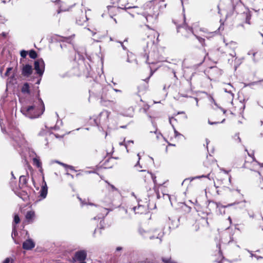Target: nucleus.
Returning a JSON list of instances; mask_svg holds the SVG:
<instances>
[{"instance_id":"f257e3e1","label":"nucleus","mask_w":263,"mask_h":263,"mask_svg":"<svg viewBox=\"0 0 263 263\" xmlns=\"http://www.w3.org/2000/svg\"><path fill=\"white\" fill-rule=\"evenodd\" d=\"M148 8L143 13L146 22L149 24H154L157 22L158 17L161 9L165 6L162 0H155L150 2L147 5Z\"/></svg>"},{"instance_id":"f03ea898","label":"nucleus","mask_w":263,"mask_h":263,"mask_svg":"<svg viewBox=\"0 0 263 263\" xmlns=\"http://www.w3.org/2000/svg\"><path fill=\"white\" fill-rule=\"evenodd\" d=\"M44 110L43 101L41 98H38L35 104L33 105L22 107L21 112L26 117L33 119L37 118L43 114Z\"/></svg>"},{"instance_id":"7ed1b4c3","label":"nucleus","mask_w":263,"mask_h":263,"mask_svg":"<svg viewBox=\"0 0 263 263\" xmlns=\"http://www.w3.org/2000/svg\"><path fill=\"white\" fill-rule=\"evenodd\" d=\"M223 42L225 44V46L227 49L232 50V52L229 53V55L232 57V59H229L228 60V63L231 65H232L233 61H234V67L236 70L241 62V59L236 57V53L235 51V50L237 47V43L234 41H231L228 43L226 42L224 39H223Z\"/></svg>"},{"instance_id":"20e7f679","label":"nucleus","mask_w":263,"mask_h":263,"mask_svg":"<svg viewBox=\"0 0 263 263\" xmlns=\"http://www.w3.org/2000/svg\"><path fill=\"white\" fill-rule=\"evenodd\" d=\"M8 134L10 138L20 146L24 145L26 142L24 135L16 128L9 131Z\"/></svg>"},{"instance_id":"39448f33","label":"nucleus","mask_w":263,"mask_h":263,"mask_svg":"<svg viewBox=\"0 0 263 263\" xmlns=\"http://www.w3.org/2000/svg\"><path fill=\"white\" fill-rule=\"evenodd\" d=\"M109 93L106 88H103L100 96V103L101 104L106 107H112L113 105L116 104L115 101H110L109 100Z\"/></svg>"},{"instance_id":"423d86ee","label":"nucleus","mask_w":263,"mask_h":263,"mask_svg":"<svg viewBox=\"0 0 263 263\" xmlns=\"http://www.w3.org/2000/svg\"><path fill=\"white\" fill-rule=\"evenodd\" d=\"M34 69L40 76L43 74L45 70V63L42 59H37L34 62Z\"/></svg>"},{"instance_id":"0eeeda50","label":"nucleus","mask_w":263,"mask_h":263,"mask_svg":"<svg viewBox=\"0 0 263 263\" xmlns=\"http://www.w3.org/2000/svg\"><path fill=\"white\" fill-rule=\"evenodd\" d=\"M234 232L232 230L229 228H228L225 232L222 234V240L224 243H230L233 241V235Z\"/></svg>"},{"instance_id":"6e6552de","label":"nucleus","mask_w":263,"mask_h":263,"mask_svg":"<svg viewBox=\"0 0 263 263\" xmlns=\"http://www.w3.org/2000/svg\"><path fill=\"white\" fill-rule=\"evenodd\" d=\"M110 114V112L106 110H103L101 112L99 116L100 124L108 125Z\"/></svg>"},{"instance_id":"1a4fd4ad","label":"nucleus","mask_w":263,"mask_h":263,"mask_svg":"<svg viewBox=\"0 0 263 263\" xmlns=\"http://www.w3.org/2000/svg\"><path fill=\"white\" fill-rule=\"evenodd\" d=\"M87 257V253L85 250H81L76 252L74 256L72 258L73 262L76 261H84L86 259Z\"/></svg>"},{"instance_id":"9d476101","label":"nucleus","mask_w":263,"mask_h":263,"mask_svg":"<svg viewBox=\"0 0 263 263\" xmlns=\"http://www.w3.org/2000/svg\"><path fill=\"white\" fill-rule=\"evenodd\" d=\"M150 31H151V34L148 35L147 36V38L150 39V42H146L147 48H148L149 46H153L154 45V43L155 42L154 39H155L156 36H157V38L158 37V36H159L158 33L157 32L155 31L154 30H150Z\"/></svg>"},{"instance_id":"9b49d317","label":"nucleus","mask_w":263,"mask_h":263,"mask_svg":"<svg viewBox=\"0 0 263 263\" xmlns=\"http://www.w3.org/2000/svg\"><path fill=\"white\" fill-rule=\"evenodd\" d=\"M135 214H143L147 212V208L146 206L141 205L138 203V206H134L132 208Z\"/></svg>"},{"instance_id":"f8f14e48","label":"nucleus","mask_w":263,"mask_h":263,"mask_svg":"<svg viewBox=\"0 0 263 263\" xmlns=\"http://www.w3.org/2000/svg\"><path fill=\"white\" fill-rule=\"evenodd\" d=\"M35 247L34 242L31 239H27L23 243V248L25 250H31Z\"/></svg>"},{"instance_id":"ddd939ff","label":"nucleus","mask_w":263,"mask_h":263,"mask_svg":"<svg viewBox=\"0 0 263 263\" xmlns=\"http://www.w3.org/2000/svg\"><path fill=\"white\" fill-rule=\"evenodd\" d=\"M223 90L226 92L230 93L232 99H233L234 97V92L235 89L230 83L226 84L223 87Z\"/></svg>"},{"instance_id":"4468645a","label":"nucleus","mask_w":263,"mask_h":263,"mask_svg":"<svg viewBox=\"0 0 263 263\" xmlns=\"http://www.w3.org/2000/svg\"><path fill=\"white\" fill-rule=\"evenodd\" d=\"M32 67L29 64L24 65L22 68V74L24 76L28 77L32 73Z\"/></svg>"},{"instance_id":"2eb2a0df","label":"nucleus","mask_w":263,"mask_h":263,"mask_svg":"<svg viewBox=\"0 0 263 263\" xmlns=\"http://www.w3.org/2000/svg\"><path fill=\"white\" fill-rule=\"evenodd\" d=\"M88 20L87 17L85 13L82 11L81 16L76 18V23L79 25H83Z\"/></svg>"},{"instance_id":"dca6fc26","label":"nucleus","mask_w":263,"mask_h":263,"mask_svg":"<svg viewBox=\"0 0 263 263\" xmlns=\"http://www.w3.org/2000/svg\"><path fill=\"white\" fill-rule=\"evenodd\" d=\"M25 218L28 223L33 222L35 218V212L33 211H28L25 215Z\"/></svg>"},{"instance_id":"f3484780","label":"nucleus","mask_w":263,"mask_h":263,"mask_svg":"<svg viewBox=\"0 0 263 263\" xmlns=\"http://www.w3.org/2000/svg\"><path fill=\"white\" fill-rule=\"evenodd\" d=\"M102 204L104 206H110L112 203V199L111 198V195L105 197L102 200Z\"/></svg>"},{"instance_id":"a211bd4d","label":"nucleus","mask_w":263,"mask_h":263,"mask_svg":"<svg viewBox=\"0 0 263 263\" xmlns=\"http://www.w3.org/2000/svg\"><path fill=\"white\" fill-rule=\"evenodd\" d=\"M48 192L47 186L46 183L44 182V184L42 185L41 190L40 191V196L42 198L44 199L46 197Z\"/></svg>"},{"instance_id":"6ab92c4d","label":"nucleus","mask_w":263,"mask_h":263,"mask_svg":"<svg viewBox=\"0 0 263 263\" xmlns=\"http://www.w3.org/2000/svg\"><path fill=\"white\" fill-rule=\"evenodd\" d=\"M92 35L93 37V40L96 42H101V40L104 38V36L102 34H101L99 32H96L93 31H91Z\"/></svg>"},{"instance_id":"aec40b11","label":"nucleus","mask_w":263,"mask_h":263,"mask_svg":"<svg viewBox=\"0 0 263 263\" xmlns=\"http://www.w3.org/2000/svg\"><path fill=\"white\" fill-rule=\"evenodd\" d=\"M22 92L23 93H30V86L28 83H25L22 87Z\"/></svg>"},{"instance_id":"412c9836","label":"nucleus","mask_w":263,"mask_h":263,"mask_svg":"<svg viewBox=\"0 0 263 263\" xmlns=\"http://www.w3.org/2000/svg\"><path fill=\"white\" fill-rule=\"evenodd\" d=\"M209 176H210V174H209L208 175L197 176H196V177H194L186 178V179H185L183 180V181L182 184H183V183H185L187 181H190L191 182V181H192L193 180L196 179H199V178H203V177H205V178L209 177Z\"/></svg>"},{"instance_id":"4be33fe9","label":"nucleus","mask_w":263,"mask_h":263,"mask_svg":"<svg viewBox=\"0 0 263 263\" xmlns=\"http://www.w3.org/2000/svg\"><path fill=\"white\" fill-rule=\"evenodd\" d=\"M33 163L38 168L42 167V163L41 162L39 157H36L33 158Z\"/></svg>"},{"instance_id":"5701e85b","label":"nucleus","mask_w":263,"mask_h":263,"mask_svg":"<svg viewBox=\"0 0 263 263\" xmlns=\"http://www.w3.org/2000/svg\"><path fill=\"white\" fill-rule=\"evenodd\" d=\"M102 210L104 212V213L102 214V215L100 216H98V217L99 219L104 218L105 216L107 215V214L109 212L108 209L107 208H102Z\"/></svg>"},{"instance_id":"b1692460","label":"nucleus","mask_w":263,"mask_h":263,"mask_svg":"<svg viewBox=\"0 0 263 263\" xmlns=\"http://www.w3.org/2000/svg\"><path fill=\"white\" fill-rule=\"evenodd\" d=\"M248 252L250 254L251 257L255 258L256 260H259V259L262 258V257L260 256H258L256 254H253L252 251L248 250Z\"/></svg>"},{"instance_id":"393cba45","label":"nucleus","mask_w":263,"mask_h":263,"mask_svg":"<svg viewBox=\"0 0 263 263\" xmlns=\"http://www.w3.org/2000/svg\"><path fill=\"white\" fill-rule=\"evenodd\" d=\"M257 53V52H256L254 50H251L248 52V55H252L253 57V61L254 62H256L257 60H256L255 58V55Z\"/></svg>"},{"instance_id":"a878e982","label":"nucleus","mask_w":263,"mask_h":263,"mask_svg":"<svg viewBox=\"0 0 263 263\" xmlns=\"http://www.w3.org/2000/svg\"><path fill=\"white\" fill-rule=\"evenodd\" d=\"M29 55L30 58L34 59L37 57V53L36 52L33 50H31L30 51L29 53Z\"/></svg>"},{"instance_id":"bb28decb","label":"nucleus","mask_w":263,"mask_h":263,"mask_svg":"<svg viewBox=\"0 0 263 263\" xmlns=\"http://www.w3.org/2000/svg\"><path fill=\"white\" fill-rule=\"evenodd\" d=\"M20 183L23 185L26 184L27 183L26 177L25 176H21L20 177Z\"/></svg>"},{"instance_id":"cd10ccee","label":"nucleus","mask_w":263,"mask_h":263,"mask_svg":"<svg viewBox=\"0 0 263 263\" xmlns=\"http://www.w3.org/2000/svg\"><path fill=\"white\" fill-rule=\"evenodd\" d=\"M235 203H231V204H228V205H226V206H220L219 204H218V203H216V205H217V208H219V210L220 211V212L221 213H222V209H223L224 208H226V207H228V206H232Z\"/></svg>"},{"instance_id":"c85d7f7f","label":"nucleus","mask_w":263,"mask_h":263,"mask_svg":"<svg viewBox=\"0 0 263 263\" xmlns=\"http://www.w3.org/2000/svg\"><path fill=\"white\" fill-rule=\"evenodd\" d=\"M131 12H128L132 16H135L134 13H136L138 14V12L136 10L137 9V7H134L130 8Z\"/></svg>"},{"instance_id":"c756f323","label":"nucleus","mask_w":263,"mask_h":263,"mask_svg":"<svg viewBox=\"0 0 263 263\" xmlns=\"http://www.w3.org/2000/svg\"><path fill=\"white\" fill-rule=\"evenodd\" d=\"M2 263H14V259L11 257L6 258Z\"/></svg>"},{"instance_id":"7c9ffc66","label":"nucleus","mask_w":263,"mask_h":263,"mask_svg":"<svg viewBox=\"0 0 263 263\" xmlns=\"http://www.w3.org/2000/svg\"><path fill=\"white\" fill-rule=\"evenodd\" d=\"M17 234V231H16V227L14 224H13V230H12V237L14 239V236H15Z\"/></svg>"},{"instance_id":"2f4dec72","label":"nucleus","mask_w":263,"mask_h":263,"mask_svg":"<svg viewBox=\"0 0 263 263\" xmlns=\"http://www.w3.org/2000/svg\"><path fill=\"white\" fill-rule=\"evenodd\" d=\"M20 219L19 216L17 215H15L14 217L13 222L15 224H17L20 222Z\"/></svg>"},{"instance_id":"473e14b6","label":"nucleus","mask_w":263,"mask_h":263,"mask_svg":"<svg viewBox=\"0 0 263 263\" xmlns=\"http://www.w3.org/2000/svg\"><path fill=\"white\" fill-rule=\"evenodd\" d=\"M162 260L164 262V263H176V262L175 261L172 260L171 258H170V259L163 258Z\"/></svg>"},{"instance_id":"72a5a7b5","label":"nucleus","mask_w":263,"mask_h":263,"mask_svg":"<svg viewBox=\"0 0 263 263\" xmlns=\"http://www.w3.org/2000/svg\"><path fill=\"white\" fill-rule=\"evenodd\" d=\"M27 51H25V50H22L20 52V54H21V56L23 58H26V57L27 56Z\"/></svg>"},{"instance_id":"f704fd0d","label":"nucleus","mask_w":263,"mask_h":263,"mask_svg":"<svg viewBox=\"0 0 263 263\" xmlns=\"http://www.w3.org/2000/svg\"><path fill=\"white\" fill-rule=\"evenodd\" d=\"M183 28L187 31H190L191 32V33H192L193 34H194V32L193 31V29L192 28H190L189 27H187V26H186L185 25L184 26Z\"/></svg>"},{"instance_id":"c9c22d12","label":"nucleus","mask_w":263,"mask_h":263,"mask_svg":"<svg viewBox=\"0 0 263 263\" xmlns=\"http://www.w3.org/2000/svg\"><path fill=\"white\" fill-rule=\"evenodd\" d=\"M12 68L11 67H9L7 69V70L5 73V76L6 77L8 76L9 74V72L12 70Z\"/></svg>"},{"instance_id":"e433bc0d","label":"nucleus","mask_w":263,"mask_h":263,"mask_svg":"<svg viewBox=\"0 0 263 263\" xmlns=\"http://www.w3.org/2000/svg\"><path fill=\"white\" fill-rule=\"evenodd\" d=\"M195 36H196V37L198 39V40L199 41V42L200 43H204V39L201 37H199L198 36H197L196 35H195Z\"/></svg>"},{"instance_id":"4c0bfd02","label":"nucleus","mask_w":263,"mask_h":263,"mask_svg":"<svg viewBox=\"0 0 263 263\" xmlns=\"http://www.w3.org/2000/svg\"><path fill=\"white\" fill-rule=\"evenodd\" d=\"M119 144L120 145H124L125 148H126V149L127 152H128V148H127V143H125V139L124 140L123 142H120L119 143Z\"/></svg>"},{"instance_id":"58836bf2","label":"nucleus","mask_w":263,"mask_h":263,"mask_svg":"<svg viewBox=\"0 0 263 263\" xmlns=\"http://www.w3.org/2000/svg\"><path fill=\"white\" fill-rule=\"evenodd\" d=\"M140 233L142 235H143L144 237H146L147 236L145 235L146 232L143 230H140Z\"/></svg>"},{"instance_id":"ea45409f","label":"nucleus","mask_w":263,"mask_h":263,"mask_svg":"<svg viewBox=\"0 0 263 263\" xmlns=\"http://www.w3.org/2000/svg\"><path fill=\"white\" fill-rule=\"evenodd\" d=\"M164 199H168L171 201V196L168 194H164L163 195Z\"/></svg>"},{"instance_id":"a19ab883","label":"nucleus","mask_w":263,"mask_h":263,"mask_svg":"<svg viewBox=\"0 0 263 263\" xmlns=\"http://www.w3.org/2000/svg\"><path fill=\"white\" fill-rule=\"evenodd\" d=\"M108 185L110 187V188L112 191H118V190L113 185L110 184L109 183H108Z\"/></svg>"},{"instance_id":"79ce46f5","label":"nucleus","mask_w":263,"mask_h":263,"mask_svg":"<svg viewBox=\"0 0 263 263\" xmlns=\"http://www.w3.org/2000/svg\"><path fill=\"white\" fill-rule=\"evenodd\" d=\"M150 175H151V177H152V179L153 180L154 183L155 184H156V176H155L153 174H152L151 173L150 174Z\"/></svg>"},{"instance_id":"37998d69","label":"nucleus","mask_w":263,"mask_h":263,"mask_svg":"<svg viewBox=\"0 0 263 263\" xmlns=\"http://www.w3.org/2000/svg\"><path fill=\"white\" fill-rule=\"evenodd\" d=\"M154 133H155V134L156 135V137H157V139H159L160 137H162V135H161V134H160V133H157L156 132V131H155Z\"/></svg>"},{"instance_id":"c03bdc74","label":"nucleus","mask_w":263,"mask_h":263,"mask_svg":"<svg viewBox=\"0 0 263 263\" xmlns=\"http://www.w3.org/2000/svg\"><path fill=\"white\" fill-rule=\"evenodd\" d=\"M122 250H123V248L122 247H118L116 249V252H119V251H121Z\"/></svg>"},{"instance_id":"a18cd8bd","label":"nucleus","mask_w":263,"mask_h":263,"mask_svg":"<svg viewBox=\"0 0 263 263\" xmlns=\"http://www.w3.org/2000/svg\"><path fill=\"white\" fill-rule=\"evenodd\" d=\"M208 123L210 125H214V124H218L219 122H211L210 121V120L208 121Z\"/></svg>"},{"instance_id":"49530a36","label":"nucleus","mask_w":263,"mask_h":263,"mask_svg":"<svg viewBox=\"0 0 263 263\" xmlns=\"http://www.w3.org/2000/svg\"><path fill=\"white\" fill-rule=\"evenodd\" d=\"M144 51H145V57H146V61L147 62L148 61V55L147 54V50H146V49H144Z\"/></svg>"},{"instance_id":"de8ad7c7","label":"nucleus","mask_w":263,"mask_h":263,"mask_svg":"<svg viewBox=\"0 0 263 263\" xmlns=\"http://www.w3.org/2000/svg\"><path fill=\"white\" fill-rule=\"evenodd\" d=\"M174 133H175V135L176 137H177L178 136H180L181 135L180 133H179L175 129H174Z\"/></svg>"},{"instance_id":"09e8293b","label":"nucleus","mask_w":263,"mask_h":263,"mask_svg":"<svg viewBox=\"0 0 263 263\" xmlns=\"http://www.w3.org/2000/svg\"><path fill=\"white\" fill-rule=\"evenodd\" d=\"M210 101H211V102L212 103H214V104H215L216 106H217V105L216 103L215 102V101L214 99L212 97H211V99H210Z\"/></svg>"},{"instance_id":"8fccbe9b","label":"nucleus","mask_w":263,"mask_h":263,"mask_svg":"<svg viewBox=\"0 0 263 263\" xmlns=\"http://www.w3.org/2000/svg\"><path fill=\"white\" fill-rule=\"evenodd\" d=\"M68 168H69L70 170H72V171H76V170H74V168L73 166H71V165H69L68 166Z\"/></svg>"},{"instance_id":"3c124183","label":"nucleus","mask_w":263,"mask_h":263,"mask_svg":"<svg viewBox=\"0 0 263 263\" xmlns=\"http://www.w3.org/2000/svg\"><path fill=\"white\" fill-rule=\"evenodd\" d=\"M220 170L222 172H223L224 173L226 174H228L229 172V171H226V170H224V169L223 168H220Z\"/></svg>"},{"instance_id":"603ef678","label":"nucleus","mask_w":263,"mask_h":263,"mask_svg":"<svg viewBox=\"0 0 263 263\" xmlns=\"http://www.w3.org/2000/svg\"><path fill=\"white\" fill-rule=\"evenodd\" d=\"M1 126H2V132L3 133H7V132L6 131V130L5 129V128H3L2 127V125H1ZM9 133V132H8V133Z\"/></svg>"},{"instance_id":"864d4df0","label":"nucleus","mask_w":263,"mask_h":263,"mask_svg":"<svg viewBox=\"0 0 263 263\" xmlns=\"http://www.w3.org/2000/svg\"><path fill=\"white\" fill-rule=\"evenodd\" d=\"M66 175L69 176H70L72 178H73V176L68 173H66Z\"/></svg>"},{"instance_id":"5fc2aeb1","label":"nucleus","mask_w":263,"mask_h":263,"mask_svg":"<svg viewBox=\"0 0 263 263\" xmlns=\"http://www.w3.org/2000/svg\"><path fill=\"white\" fill-rule=\"evenodd\" d=\"M127 143V144H129V143H132V144H133V143H134V141H133V140H129V141H128L127 142V143Z\"/></svg>"},{"instance_id":"6e6d98bb","label":"nucleus","mask_w":263,"mask_h":263,"mask_svg":"<svg viewBox=\"0 0 263 263\" xmlns=\"http://www.w3.org/2000/svg\"><path fill=\"white\" fill-rule=\"evenodd\" d=\"M52 2L57 3H59L61 2L60 0H51Z\"/></svg>"},{"instance_id":"4d7b16f0","label":"nucleus","mask_w":263,"mask_h":263,"mask_svg":"<svg viewBox=\"0 0 263 263\" xmlns=\"http://www.w3.org/2000/svg\"><path fill=\"white\" fill-rule=\"evenodd\" d=\"M121 46H122V47L123 48V49L124 50H126V47L124 46V45L122 43H121Z\"/></svg>"},{"instance_id":"13d9d810","label":"nucleus","mask_w":263,"mask_h":263,"mask_svg":"<svg viewBox=\"0 0 263 263\" xmlns=\"http://www.w3.org/2000/svg\"><path fill=\"white\" fill-rule=\"evenodd\" d=\"M63 166L64 167H65L66 168H68V166H69V165H67L66 164H64V165H63Z\"/></svg>"},{"instance_id":"bf43d9fd","label":"nucleus","mask_w":263,"mask_h":263,"mask_svg":"<svg viewBox=\"0 0 263 263\" xmlns=\"http://www.w3.org/2000/svg\"><path fill=\"white\" fill-rule=\"evenodd\" d=\"M235 136H237V139L238 140V142H240V138H239V137L238 135H235Z\"/></svg>"},{"instance_id":"052dcab7","label":"nucleus","mask_w":263,"mask_h":263,"mask_svg":"<svg viewBox=\"0 0 263 263\" xmlns=\"http://www.w3.org/2000/svg\"><path fill=\"white\" fill-rule=\"evenodd\" d=\"M210 142V141L208 139H206V146L208 147V145L209 144Z\"/></svg>"},{"instance_id":"680f3d73","label":"nucleus","mask_w":263,"mask_h":263,"mask_svg":"<svg viewBox=\"0 0 263 263\" xmlns=\"http://www.w3.org/2000/svg\"><path fill=\"white\" fill-rule=\"evenodd\" d=\"M114 90L116 92H121L120 90L117 89H114Z\"/></svg>"},{"instance_id":"e2e57ef3","label":"nucleus","mask_w":263,"mask_h":263,"mask_svg":"<svg viewBox=\"0 0 263 263\" xmlns=\"http://www.w3.org/2000/svg\"><path fill=\"white\" fill-rule=\"evenodd\" d=\"M229 181L230 183L231 182V175L229 176Z\"/></svg>"},{"instance_id":"0e129e2a","label":"nucleus","mask_w":263,"mask_h":263,"mask_svg":"<svg viewBox=\"0 0 263 263\" xmlns=\"http://www.w3.org/2000/svg\"><path fill=\"white\" fill-rule=\"evenodd\" d=\"M228 220H229L230 223H232V219H231L230 217H229Z\"/></svg>"},{"instance_id":"69168bd1","label":"nucleus","mask_w":263,"mask_h":263,"mask_svg":"<svg viewBox=\"0 0 263 263\" xmlns=\"http://www.w3.org/2000/svg\"><path fill=\"white\" fill-rule=\"evenodd\" d=\"M195 228H196V230L197 231L199 228V226H197V225H196L195 226Z\"/></svg>"},{"instance_id":"338daca9","label":"nucleus","mask_w":263,"mask_h":263,"mask_svg":"<svg viewBox=\"0 0 263 263\" xmlns=\"http://www.w3.org/2000/svg\"><path fill=\"white\" fill-rule=\"evenodd\" d=\"M152 74H153V73L151 72L149 76L147 78V79L148 80L149 79V78L152 76Z\"/></svg>"},{"instance_id":"774afa93","label":"nucleus","mask_w":263,"mask_h":263,"mask_svg":"<svg viewBox=\"0 0 263 263\" xmlns=\"http://www.w3.org/2000/svg\"><path fill=\"white\" fill-rule=\"evenodd\" d=\"M79 263H86V262L85 261V260H84V261H80V262H79Z\"/></svg>"}]
</instances>
